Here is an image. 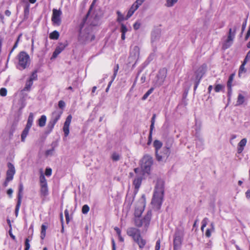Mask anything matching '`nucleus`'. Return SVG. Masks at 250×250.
I'll use <instances>...</instances> for the list:
<instances>
[{
    "label": "nucleus",
    "mask_w": 250,
    "mask_h": 250,
    "mask_svg": "<svg viewBox=\"0 0 250 250\" xmlns=\"http://www.w3.org/2000/svg\"><path fill=\"white\" fill-rule=\"evenodd\" d=\"M19 63L18 68L22 70L27 68L30 64V57L25 51L21 52L18 55Z\"/></svg>",
    "instance_id": "39448f33"
},
{
    "label": "nucleus",
    "mask_w": 250,
    "mask_h": 250,
    "mask_svg": "<svg viewBox=\"0 0 250 250\" xmlns=\"http://www.w3.org/2000/svg\"><path fill=\"white\" fill-rule=\"evenodd\" d=\"M161 33L159 30L153 31L151 33V43L153 45H156L159 41Z\"/></svg>",
    "instance_id": "ddd939ff"
},
{
    "label": "nucleus",
    "mask_w": 250,
    "mask_h": 250,
    "mask_svg": "<svg viewBox=\"0 0 250 250\" xmlns=\"http://www.w3.org/2000/svg\"><path fill=\"white\" fill-rule=\"evenodd\" d=\"M166 73L167 71L165 68L162 69L159 71L157 77L158 79V83L160 85L164 83L167 76Z\"/></svg>",
    "instance_id": "dca6fc26"
},
{
    "label": "nucleus",
    "mask_w": 250,
    "mask_h": 250,
    "mask_svg": "<svg viewBox=\"0 0 250 250\" xmlns=\"http://www.w3.org/2000/svg\"><path fill=\"white\" fill-rule=\"evenodd\" d=\"M117 21L120 23H121L122 21H123L124 20H128V19H126V17H124V16L119 11H117Z\"/></svg>",
    "instance_id": "a878e982"
},
{
    "label": "nucleus",
    "mask_w": 250,
    "mask_h": 250,
    "mask_svg": "<svg viewBox=\"0 0 250 250\" xmlns=\"http://www.w3.org/2000/svg\"><path fill=\"white\" fill-rule=\"evenodd\" d=\"M206 70V65L203 64L201 66H200L197 71L195 72L196 73L198 74H202V76H203Z\"/></svg>",
    "instance_id": "c85d7f7f"
},
{
    "label": "nucleus",
    "mask_w": 250,
    "mask_h": 250,
    "mask_svg": "<svg viewBox=\"0 0 250 250\" xmlns=\"http://www.w3.org/2000/svg\"><path fill=\"white\" fill-rule=\"evenodd\" d=\"M155 118H156V115L153 114V115L151 118V125H150V130H153L154 128Z\"/></svg>",
    "instance_id": "c03bdc74"
},
{
    "label": "nucleus",
    "mask_w": 250,
    "mask_h": 250,
    "mask_svg": "<svg viewBox=\"0 0 250 250\" xmlns=\"http://www.w3.org/2000/svg\"><path fill=\"white\" fill-rule=\"evenodd\" d=\"M209 221V219L207 217L204 218L203 220L202 221V226L201 228V229L202 231H204V228L207 226L208 222Z\"/></svg>",
    "instance_id": "f704fd0d"
},
{
    "label": "nucleus",
    "mask_w": 250,
    "mask_h": 250,
    "mask_svg": "<svg viewBox=\"0 0 250 250\" xmlns=\"http://www.w3.org/2000/svg\"><path fill=\"white\" fill-rule=\"evenodd\" d=\"M153 164V159L152 156L148 154L144 155L141 161V168L143 174L150 173Z\"/></svg>",
    "instance_id": "7ed1b4c3"
},
{
    "label": "nucleus",
    "mask_w": 250,
    "mask_h": 250,
    "mask_svg": "<svg viewBox=\"0 0 250 250\" xmlns=\"http://www.w3.org/2000/svg\"><path fill=\"white\" fill-rule=\"evenodd\" d=\"M140 25H141V24L140 23L138 22H136L134 24H133V28L135 30H137L140 27Z\"/></svg>",
    "instance_id": "69168bd1"
},
{
    "label": "nucleus",
    "mask_w": 250,
    "mask_h": 250,
    "mask_svg": "<svg viewBox=\"0 0 250 250\" xmlns=\"http://www.w3.org/2000/svg\"><path fill=\"white\" fill-rule=\"evenodd\" d=\"M30 244H29V240L28 238H26L25 241V250H29L30 249Z\"/></svg>",
    "instance_id": "6e6d98bb"
},
{
    "label": "nucleus",
    "mask_w": 250,
    "mask_h": 250,
    "mask_svg": "<svg viewBox=\"0 0 250 250\" xmlns=\"http://www.w3.org/2000/svg\"><path fill=\"white\" fill-rule=\"evenodd\" d=\"M64 215L66 219V222L67 223H68L69 222V211L67 209H65L64 210Z\"/></svg>",
    "instance_id": "4d7b16f0"
},
{
    "label": "nucleus",
    "mask_w": 250,
    "mask_h": 250,
    "mask_svg": "<svg viewBox=\"0 0 250 250\" xmlns=\"http://www.w3.org/2000/svg\"><path fill=\"white\" fill-rule=\"evenodd\" d=\"M246 64V62H243L242 64L240 66L238 72V76L239 78L243 77V74H245L247 71L245 67Z\"/></svg>",
    "instance_id": "5701e85b"
},
{
    "label": "nucleus",
    "mask_w": 250,
    "mask_h": 250,
    "mask_svg": "<svg viewBox=\"0 0 250 250\" xmlns=\"http://www.w3.org/2000/svg\"><path fill=\"white\" fill-rule=\"evenodd\" d=\"M151 215H152L151 211L149 210L147 211L146 214L145 215V216L144 217V218L142 219L143 225L146 228H147L149 225L150 221L151 218Z\"/></svg>",
    "instance_id": "f3484780"
},
{
    "label": "nucleus",
    "mask_w": 250,
    "mask_h": 250,
    "mask_svg": "<svg viewBox=\"0 0 250 250\" xmlns=\"http://www.w3.org/2000/svg\"><path fill=\"white\" fill-rule=\"evenodd\" d=\"M249 60H250V50L247 53L243 62H246V63H247Z\"/></svg>",
    "instance_id": "0e129e2a"
},
{
    "label": "nucleus",
    "mask_w": 250,
    "mask_h": 250,
    "mask_svg": "<svg viewBox=\"0 0 250 250\" xmlns=\"http://www.w3.org/2000/svg\"><path fill=\"white\" fill-rule=\"evenodd\" d=\"M182 243V237L179 233H176L175 234L173 245L174 250L179 249Z\"/></svg>",
    "instance_id": "2eb2a0df"
},
{
    "label": "nucleus",
    "mask_w": 250,
    "mask_h": 250,
    "mask_svg": "<svg viewBox=\"0 0 250 250\" xmlns=\"http://www.w3.org/2000/svg\"><path fill=\"white\" fill-rule=\"evenodd\" d=\"M30 129V128L25 126V127L22 131L21 135V142H24L25 141V138L28 134Z\"/></svg>",
    "instance_id": "393cba45"
},
{
    "label": "nucleus",
    "mask_w": 250,
    "mask_h": 250,
    "mask_svg": "<svg viewBox=\"0 0 250 250\" xmlns=\"http://www.w3.org/2000/svg\"><path fill=\"white\" fill-rule=\"evenodd\" d=\"M171 153L170 146H165L161 150L155 154L156 160L160 163L166 162Z\"/></svg>",
    "instance_id": "423d86ee"
},
{
    "label": "nucleus",
    "mask_w": 250,
    "mask_h": 250,
    "mask_svg": "<svg viewBox=\"0 0 250 250\" xmlns=\"http://www.w3.org/2000/svg\"><path fill=\"white\" fill-rule=\"evenodd\" d=\"M40 194L41 196L46 197L48 195V188L47 180L42 173L41 172L39 177Z\"/></svg>",
    "instance_id": "0eeeda50"
},
{
    "label": "nucleus",
    "mask_w": 250,
    "mask_h": 250,
    "mask_svg": "<svg viewBox=\"0 0 250 250\" xmlns=\"http://www.w3.org/2000/svg\"><path fill=\"white\" fill-rule=\"evenodd\" d=\"M152 131L151 130H150L149 133V136H148V141L147 142V145H149L152 141Z\"/></svg>",
    "instance_id": "e2e57ef3"
},
{
    "label": "nucleus",
    "mask_w": 250,
    "mask_h": 250,
    "mask_svg": "<svg viewBox=\"0 0 250 250\" xmlns=\"http://www.w3.org/2000/svg\"><path fill=\"white\" fill-rule=\"evenodd\" d=\"M89 211V207L87 205H84L83 206L82 212L83 214H86Z\"/></svg>",
    "instance_id": "a19ab883"
},
{
    "label": "nucleus",
    "mask_w": 250,
    "mask_h": 250,
    "mask_svg": "<svg viewBox=\"0 0 250 250\" xmlns=\"http://www.w3.org/2000/svg\"><path fill=\"white\" fill-rule=\"evenodd\" d=\"M7 89L5 88H1L0 89V95L4 97L7 95Z\"/></svg>",
    "instance_id": "603ef678"
},
{
    "label": "nucleus",
    "mask_w": 250,
    "mask_h": 250,
    "mask_svg": "<svg viewBox=\"0 0 250 250\" xmlns=\"http://www.w3.org/2000/svg\"><path fill=\"white\" fill-rule=\"evenodd\" d=\"M46 122V117L44 115L41 116V118L38 120V125L40 127L45 126Z\"/></svg>",
    "instance_id": "b1692460"
},
{
    "label": "nucleus",
    "mask_w": 250,
    "mask_h": 250,
    "mask_svg": "<svg viewBox=\"0 0 250 250\" xmlns=\"http://www.w3.org/2000/svg\"><path fill=\"white\" fill-rule=\"evenodd\" d=\"M203 76L202 74H198L195 72V77L194 79V82H198V83H200L201 80L202 79Z\"/></svg>",
    "instance_id": "09e8293b"
},
{
    "label": "nucleus",
    "mask_w": 250,
    "mask_h": 250,
    "mask_svg": "<svg viewBox=\"0 0 250 250\" xmlns=\"http://www.w3.org/2000/svg\"><path fill=\"white\" fill-rule=\"evenodd\" d=\"M164 189L163 185L161 183L156 185L151 204L158 209L160 208L163 201Z\"/></svg>",
    "instance_id": "f257e3e1"
},
{
    "label": "nucleus",
    "mask_w": 250,
    "mask_h": 250,
    "mask_svg": "<svg viewBox=\"0 0 250 250\" xmlns=\"http://www.w3.org/2000/svg\"><path fill=\"white\" fill-rule=\"evenodd\" d=\"M139 246L140 249H143L146 244V240L144 239L141 235L139 236L137 238L134 240Z\"/></svg>",
    "instance_id": "aec40b11"
},
{
    "label": "nucleus",
    "mask_w": 250,
    "mask_h": 250,
    "mask_svg": "<svg viewBox=\"0 0 250 250\" xmlns=\"http://www.w3.org/2000/svg\"><path fill=\"white\" fill-rule=\"evenodd\" d=\"M154 90L153 88H150L143 96L142 100H145L147 99V98L148 97V96L152 93V92Z\"/></svg>",
    "instance_id": "58836bf2"
},
{
    "label": "nucleus",
    "mask_w": 250,
    "mask_h": 250,
    "mask_svg": "<svg viewBox=\"0 0 250 250\" xmlns=\"http://www.w3.org/2000/svg\"><path fill=\"white\" fill-rule=\"evenodd\" d=\"M127 234L131 237L133 240H135L141 235L140 230L133 227L128 228L126 230Z\"/></svg>",
    "instance_id": "9d476101"
},
{
    "label": "nucleus",
    "mask_w": 250,
    "mask_h": 250,
    "mask_svg": "<svg viewBox=\"0 0 250 250\" xmlns=\"http://www.w3.org/2000/svg\"><path fill=\"white\" fill-rule=\"evenodd\" d=\"M160 249V240H158L156 243L155 250H159Z\"/></svg>",
    "instance_id": "774afa93"
},
{
    "label": "nucleus",
    "mask_w": 250,
    "mask_h": 250,
    "mask_svg": "<svg viewBox=\"0 0 250 250\" xmlns=\"http://www.w3.org/2000/svg\"><path fill=\"white\" fill-rule=\"evenodd\" d=\"M37 73V71H34L32 73L29 80H31L33 82L34 80H36L37 79V77H38Z\"/></svg>",
    "instance_id": "de8ad7c7"
},
{
    "label": "nucleus",
    "mask_w": 250,
    "mask_h": 250,
    "mask_svg": "<svg viewBox=\"0 0 250 250\" xmlns=\"http://www.w3.org/2000/svg\"><path fill=\"white\" fill-rule=\"evenodd\" d=\"M65 104L64 101L61 100L59 102L58 106L60 108L63 109L65 107Z\"/></svg>",
    "instance_id": "bf43d9fd"
},
{
    "label": "nucleus",
    "mask_w": 250,
    "mask_h": 250,
    "mask_svg": "<svg viewBox=\"0 0 250 250\" xmlns=\"http://www.w3.org/2000/svg\"><path fill=\"white\" fill-rule=\"evenodd\" d=\"M135 224L138 227H141L143 226L142 219L140 217H137L135 219Z\"/></svg>",
    "instance_id": "e433bc0d"
},
{
    "label": "nucleus",
    "mask_w": 250,
    "mask_h": 250,
    "mask_svg": "<svg viewBox=\"0 0 250 250\" xmlns=\"http://www.w3.org/2000/svg\"><path fill=\"white\" fill-rule=\"evenodd\" d=\"M72 118V117L71 115H68L64 123L63 131L65 137H66L69 134V126L71 122Z\"/></svg>",
    "instance_id": "f8f14e48"
},
{
    "label": "nucleus",
    "mask_w": 250,
    "mask_h": 250,
    "mask_svg": "<svg viewBox=\"0 0 250 250\" xmlns=\"http://www.w3.org/2000/svg\"><path fill=\"white\" fill-rule=\"evenodd\" d=\"M239 27V23L235 25L233 27H230L229 30H231V33L235 36V33L237 29Z\"/></svg>",
    "instance_id": "79ce46f5"
},
{
    "label": "nucleus",
    "mask_w": 250,
    "mask_h": 250,
    "mask_svg": "<svg viewBox=\"0 0 250 250\" xmlns=\"http://www.w3.org/2000/svg\"><path fill=\"white\" fill-rule=\"evenodd\" d=\"M128 31V29L126 26L123 23H121V29L120 31L122 33H126Z\"/></svg>",
    "instance_id": "49530a36"
},
{
    "label": "nucleus",
    "mask_w": 250,
    "mask_h": 250,
    "mask_svg": "<svg viewBox=\"0 0 250 250\" xmlns=\"http://www.w3.org/2000/svg\"><path fill=\"white\" fill-rule=\"evenodd\" d=\"M21 201H20V199L17 201V203L15 208V215L17 217L18 215L19 211L21 205Z\"/></svg>",
    "instance_id": "ea45409f"
},
{
    "label": "nucleus",
    "mask_w": 250,
    "mask_h": 250,
    "mask_svg": "<svg viewBox=\"0 0 250 250\" xmlns=\"http://www.w3.org/2000/svg\"><path fill=\"white\" fill-rule=\"evenodd\" d=\"M45 174L47 177L50 176L52 174V169L50 167H47L45 169Z\"/></svg>",
    "instance_id": "864d4df0"
},
{
    "label": "nucleus",
    "mask_w": 250,
    "mask_h": 250,
    "mask_svg": "<svg viewBox=\"0 0 250 250\" xmlns=\"http://www.w3.org/2000/svg\"><path fill=\"white\" fill-rule=\"evenodd\" d=\"M224 86L222 84H218L215 85L214 87V90L216 92H219L221 91L224 88Z\"/></svg>",
    "instance_id": "37998d69"
},
{
    "label": "nucleus",
    "mask_w": 250,
    "mask_h": 250,
    "mask_svg": "<svg viewBox=\"0 0 250 250\" xmlns=\"http://www.w3.org/2000/svg\"><path fill=\"white\" fill-rule=\"evenodd\" d=\"M62 113V111L59 110H55L52 112L51 118L46 127V133L49 134L52 132L54 125L60 119Z\"/></svg>",
    "instance_id": "20e7f679"
},
{
    "label": "nucleus",
    "mask_w": 250,
    "mask_h": 250,
    "mask_svg": "<svg viewBox=\"0 0 250 250\" xmlns=\"http://www.w3.org/2000/svg\"><path fill=\"white\" fill-rule=\"evenodd\" d=\"M247 19H248V16L247 17L246 19H245L244 21L243 22L242 26V31H241V34H243V32L244 31L246 27L247 26Z\"/></svg>",
    "instance_id": "5fc2aeb1"
},
{
    "label": "nucleus",
    "mask_w": 250,
    "mask_h": 250,
    "mask_svg": "<svg viewBox=\"0 0 250 250\" xmlns=\"http://www.w3.org/2000/svg\"><path fill=\"white\" fill-rule=\"evenodd\" d=\"M59 36L60 34L59 32L56 30L53 31L49 35V38L52 40H57L59 39Z\"/></svg>",
    "instance_id": "7c9ffc66"
},
{
    "label": "nucleus",
    "mask_w": 250,
    "mask_h": 250,
    "mask_svg": "<svg viewBox=\"0 0 250 250\" xmlns=\"http://www.w3.org/2000/svg\"><path fill=\"white\" fill-rule=\"evenodd\" d=\"M118 70H119V65L117 64L116 65V66L114 68V73L112 76V78L111 80L112 81H113L114 80L115 78H116Z\"/></svg>",
    "instance_id": "a18cd8bd"
},
{
    "label": "nucleus",
    "mask_w": 250,
    "mask_h": 250,
    "mask_svg": "<svg viewBox=\"0 0 250 250\" xmlns=\"http://www.w3.org/2000/svg\"><path fill=\"white\" fill-rule=\"evenodd\" d=\"M139 55V48L137 46H135L130 51L129 59L133 60H136Z\"/></svg>",
    "instance_id": "4468645a"
},
{
    "label": "nucleus",
    "mask_w": 250,
    "mask_h": 250,
    "mask_svg": "<svg viewBox=\"0 0 250 250\" xmlns=\"http://www.w3.org/2000/svg\"><path fill=\"white\" fill-rule=\"evenodd\" d=\"M34 120V115L33 113H30L27 120V123L26 126L31 128Z\"/></svg>",
    "instance_id": "cd10ccee"
},
{
    "label": "nucleus",
    "mask_w": 250,
    "mask_h": 250,
    "mask_svg": "<svg viewBox=\"0 0 250 250\" xmlns=\"http://www.w3.org/2000/svg\"><path fill=\"white\" fill-rule=\"evenodd\" d=\"M23 190V186L22 183H20L19 186V192L18 195V201L20 199V201H21L22 192Z\"/></svg>",
    "instance_id": "c756f323"
},
{
    "label": "nucleus",
    "mask_w": 250,
    "mask_h": 250,
    "mask_svg": "<svg viewBox=\"0 0 250 250\" xmlns=\"http://www.w3.org/2000/svg\"><path fill=\"white\" fill-rule=\"evenodd\" d=\"M245 102V97L241 94H239L238 96L236 106H239Z\"/></svg>",
    "instance_id": "bb28decb"
},
{
    "label": "nucleus",
    "mask_w": 250,
    "mask_h": 250,
    "mask_svg": "<svg viewBox=\"0 0 250 250\" xmlns=\"http://www.w3.org/2000/svg\"><path fill=\"white\" fill-rule=\"evenodd\" d=\"M54 150H55L54 147H52L50 149L47 150L45 151V155L46 156H52L53 154Z\"/></svg>",
    "instance_id": "3c124183"
},
{
    "label": "nucleus",
    "mask_w": 250,
    "mask_h": 250,
    "mask_svg": "<svg viewBox=\"0 0 250 250\" xmlns=\"http://www.w3.org/2000/svg\"><path fill=\"white\" fill-rule=\"evenodd\" d=\"M163 145L162 143L157 140H156L153 142V146L155 148V154L158 152Z\"/></svg>",
    "instance_id": "4be33fe9"
},
{
    "label": "nucleus",
    "mask_w": 250,
    "mask_h": 250,
    "mask_svg": "<svg viewBox=\"0 0 250 250\" xmlns=\"http://www.w3.org/2000/svg\"><path fill=\"white\" fill-rule=\"evenodd\" d=\"M146 0H136V1L134 3L136 6L139 8L140 5L145 1Z\"/></svg>",
    "instance_id": "13d9d810"
},
{
    "label": "nucleus",
    "mask_w": 250,
    "mask_h": 250,
    "mask_svg": "<svg viewBox=\"0 0 250 250\" xmlns=\"http://www.w3.org/2000/svg\"><path fill=\"white\" fill-rule=\"evenodd\" d=\"M138 7L137 6H136V5L133 3L127 12V15L126 16V19H128L130 18L134 14L135 11L138 9Z\"/></svg>",
    "instance_id": "412c9836"
},
{
    "label": "nucleus",
    "mask_w": 250,
    "mask_h": 250,
    "mask_svg": "<svg viewBox=\"0 0 250 250\" xmlns=\"http://www.w3.org/2000/svg\"><path fill=\"white\" fill-rule=\"evenodd\" d=\"M134 172L137 174V175H142V172H143L142 170H141V168L140 169L139 168H135L134 169Z\"/></svg>",
    "instance_id": "052dcab7"
},
{
    "label": "nucleus",
    "mask_w": 250,
    "mask_h": 250,
    "mask_svg": "<svg viewBox=\"0 0 250 250\" xmlns=\"http://www.w3.org/2000/svg\"><path fill=\"white\" fill-rule=\"evenodd\" d=\"M143 180V175H136L133 184L136 190V192H137L138 189L141 186Z\"/></svg>",
    "instance_id": "6ab92c4d"
},
{
    "label": "nucleus",
    "mask_w": 250,
    "mask_h": 250,
    "mask_svg": "<svg viewBox=\"0 0 250 250\" xmlns=\"http://www.w3.org/2000/svg\"><path fill=\"white\" fill-rule=\"evenodd\" d=\"M196 142V146L197 147H200V148H203V146L204 145V140L202 138L200 137H198L197 139Z\"/></svg>",
    "instance_id": "473e14b6"
},
{
    "label": "nucleus",
    "mask_w": 250,
    "mask_h": 250,
    "mask_svg": "<svg viewBox=\"0 0 250 250\" xmlns=\"http://www.w3.org/2000/svg\"><path fill=\"white\" fill-rule=\"evenodd\" d=\"M88 15V14H87L85 17L83 18V21L80 25V29L79 40L82 43L86 42H91L95 39V36L91 33L90 29L89 27L85 28L84 30H83Z\"/></svg>",
    "instance_id": "f03ea898"
},
{
    "label": "nucleus",
    "mask_w": 250,
    "mask_h": 250,
    "mask_svg": "<svg viewBox=\"0 0 250 250\" xmlns=\"http://www.w3.org/2000/svg\"><path fill=\"white\" fill-rule=\"evenodd\" d=\"M212 230L210 229H208L205 232V235L207 237L209 238L211 236Z\"/></svg>",
    "instance_id": "680f3d73"
},
{
    "label": "nucleus",
    "mask_w": 250,
    "mask_h": 250,
    "mask_svg": "<svg viewBox=\"0 0 250 250\" xmlns=\"http://www.w3.org/2000/svg\"><path fill=\"white\" fill-rule=\"evenodd\" d=\"M7 167L8 169L6 172V178L7 179V181H12L15 173V167L11 163H8Z\"/></svg>",
    "instance_id": "9b49d317"
},
{
    "label": "nucleus",
    "mask_w": 250,
    "mask_h": 250,
    "mask_svg": "<svg viewBox=\"0 0 250 250\" xmlns=\"http://www.w3.org/2000/svg\"><path fill=\"white\" fill-rule=\"evenodd\" d=\"M234 38L235 36L231 33V30H229L227 38L222 44V49L226 50L230 47L233 43Z\"/></svg>",
    "instance_id": "1a4fd4ad"
},
{
    "label": "nucleus",
    "mask_w": 250,
    "mask_h": 250,
    "mask_svg": "<svg viewBox=\"0 0 250 250\" xmlns=\"http://www.w3.org/2000/svg\"><path fill=\"white\" fill-rule=\"evenodd\" d=\"M177 1L178 0H167L165 5L167 7H171L176 3Z\"/></svg>",
    "instance_id": "4c0bfd02"
},
{
    "label": "nucleus",
    "mask_w": 250,
    "mask_h": 250,
    "mask_svg": "<svg viewBox=\"0 0 250 250\" xmlns=\"http://www.w3.org/2000/svg\"><path fill=\"white\" fill-rule=\"evenodd\" d=\"M41 238L42 239H43L45 236L46 234V230L47 229V227L42 224L41 227Z\"/></svg>",
    "instance_id": "2f4dec72"
},
{
    "label": "nucleus",
    "mask_w": 250,
    "mask_h": 250,
    "mask_svg": "<svg viewBox=\"0 0 250 250\" xmlns=\"http://www.w3.org/2000/svg\"><path fill=\"white\" fill-rule=\"evenodd\" d=\"M29 13V9H28V8L26 7L24 10V18H26V19L27 18Z\"/></svg>",
    "instance_id": "338daca9"
},
{
    "label": "nucleus",
    "mask_w": 250,
    "mask_h": 250,
    "mask_svg": "<svg viewBox=\"0 0 250 250\" xmlns=\"http://www.w3.org/2000/svg\"><path fill=\"white\" fill-rule=\"evenodd\" d=\"M111 158L113 161H118L121 159V155L117 152H113Z\"/></svg>",
    "instance_id": "72a5a7b5"
},
{
    "label": "nucleus",
    "mask_w": 250,
    "mask_h": 250,
    "mask_svg": "<svg viewBox=\"0 0 250 250\" xmlns=\"http://www.w3.org/2000/svg\"><path fill=\"white\" fill-rule=\"evenodd\" d=\"M247 142V140L246 138H244L242 139L240 142L238 143V146L241 147H244Z\"/></svg>",
    "instance_id": "8fccbe9b"
},
{
    "label": "nucleus",
    "mask_w": 250,
    "mask_h": 250,
    "mask_svg": "<svg viewBox=\"0 0 250 250\" xmlns=\"http://www.w3.org/2000/svg\"><path fill=\"white\" fill-rule=\"evenodd\" d=\"M33 82L31 80H28L26 81L25 86L24 88V90L29 91L33 85Z\"/></svg>",
    "instance_id": "c9c22d12"
},
{
    "label": "nucleus",
    "mask_w": 250,
    "mask_h": 250,
    "mask_svg": "<svg viewBox=\"0 0 250 250\" xmlns=\"http://www.w3.org/2000/svg\"><path fill=\"white\" fill-rule=\"evenodd\" d=\"M62 12L61 9L54 8L52 10L51 21L52 24L55 26H59L62 23L61 16Z\"/></svg>",
    "instance_id": "6e6552de"
},
{
    "label": "nucleus",
    "mask_w": 250,
    "mask_h": 250,
    "mask_svg": "<svg viewBox=\"0 0 250 250\" xmlns=\"http://www.w3.org/2000/svg\"><path fill=\"white\" fill-rule=\"evenodd\" d=\"M65 46L64 44L60 43L54 51L51 58H56L64 49Z\"/></svg>",
    "instance_id": "a211bd4d"
}]
</instances>
